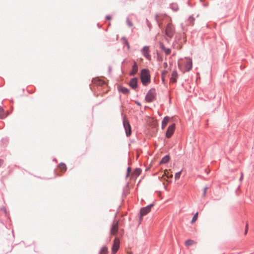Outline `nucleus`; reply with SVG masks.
I'll return each mask as SVG.
<instances>
[{
	"label": "nucleus",
	"instance_id": "25",
	"mask_svg": "<svg viewBox=\"0 0 254 254\" xmlns=\"http://www.w3.org/2000/svg\"><path fill=\"white\" fill-rule=\"evenodd\" d=\"M141 173V170L139 169H137L134 171V173L137 175L138 176L140 175Z\"/></svg>",
	"mask_w": 254,
	"mask_h": 254
},
{
	"label": "nucleus",
	"instance_id": "30",
	"mask_svg": "<svg viewBox=\"0 0 254 254\" xmlns=\"http://www.w3.org/2000/svg\"><path fill=\"white\" fill-rule=\"evenodd\" d=\"M125 43L127 46V48L128 50L129 49V43L127 42V40L125 41Z\"/></svg>",
	"mask_w": 254,
	"mask_h": 254
},
{
	"label": "nucleus",
	"instance_id": "4",
	"mask_svg": "<svg viewBox=\"0 0 254 254\" xmlns=\"http://www.w3.org/2000/svg\"><path fill=\"white\" fill-rule=\"evenodd\" d=\"M120 240L118 238H115L112 248V254H115L120 248Z\"/></svg>",
	"mask_w": 254,
	"mask_h": 254
},
{
	"label": "nucleus",
	"instance_id": "22",
	"mask_svg": "<svg viewBox=\"0 0 254 254\" xmlns=\"http://www.w3.org/2000/svg\"><path fill=\"white\" fill-rule=\"evenodd\" d=\"M198 212H196L194 215L193 216L192 219V220H191V223H193L195 222V221L197 220V217H198Z\"/></svg>",
	"mask_w": 254,
	"mask_h": 254
},
{
	"label": "nucleus",
	"instance_id": "12",
	"mask_svg": "<svg viewBox=\"0 0 254 254\" xmlns=\"http://www.w3.org/2000/svg\"><path fill=\"white\" fill-rule=\"evenodd\" d=\"M178 78V73L176 71H173L171 77L170 78V82L171 83H175L177 81V79Z\"/></svg>",
	"mask_w": 254,
	"mask_h": 254
},
{
	"label": "nucleus",
	"instance_id": "38",
	"mask_svg": "<svg viewBox=\"0 0 254 254\" xmlns=\"http://www.w3.org/2000/svg\"><path fill=\"white\" fill-rule=\"evenodd\" d=\"M107 18H108V19H110V17L109 16H107Z\"/></svg>",
	"mask_w": 254,
	"mask_h": 254
},
{
	"label": "nucleus",
	"instance_id": "36",
	"mask_svg": "<svg viewBox=\"0 0 254 254\" xmlns=\"http://www.w3.org/2000/svg\"><path fill=\"white\" fill-rule=\"evenodd\" d=\"M156 20L157 21H158L159 19H158V16H156Z\"/></svg>",
	"mask_w": 254,
	"mask_h": 254
},
{
	"label": "nucleus",
	"instance_id": "33",
	"mask_svg": "<svg viewBox=\"0 0 254 254\" xmlns=\"http://www.w3.org/2000/svg\"><path fill=\"white\" fill-rule=\"evenodd\" d=\"M168 66V64H167V63H163V66L164 68H166Z\"/></svg>",
	"mask_w": 254,
	"mask_h": 254
},
{
	"label": "nucleus",
	"instance_id": "32",
	"mask_svg": "<svg viewBox=\"0 0 254 254\" xmlns=\"http://www.w3.org/2000/svg\"><path fill=\"white\" fill-rule=\"evenodd\" d=\"M130 171H131V169H130V168L128 167V168H127V176H128V174H129V172H130Z\"/></svg>",
	"mask_w": 254,
	"mask_h": 254
},
{
	"label": "nucleus",
	"instance_id": "24",
	"mask_svg": "<svg viewBox=\"0 0 254 254\" xmlns=\"http://www.w3.org/2000/svg\"><path fill=\"white\" fill-rule=\"evenodd\" d=\"M3 117V110L2 108L0 107V118H2Z\"/></svg>",
	"mask_w": 254,
	"mask_h": 254
},
{
	"label": "nucleus",
	"instance_id": "23",
	"mask_svg": "<svg viewBox=\"0 0 254 254\" xmlns=\"http://www.w3.org/2000/svg\"><path fill=\"white\" fill-rule=\"evenodd\" d=\"M181 172H182L180 171V172H179L176 173L175 176V178L176 180H178V179H180V176L181 174Z\"/></svg>",
	"mask_w": 254,
	"mask_h": 254
},
{
	"label": "nucleus",
	"instance_id": "6",
	"mask_svg": "<svg viewBox=\"0 0 254 254\" xmlns=\"http://www.w3.org/2000/svg\"><path fill=\"white\" fill-rule=\"evenodd\" d=\"M175 129V124L170 126L167 130L166 136L167 138H170L174 133Z\"/></svg>",
	"mask_w": 254,
	"mask_h": 254
},
{
	"label": "nucleus",
	"instance_id": "31",
	"mask_svg": "<svg viewBox=\"0 0 254 254\" xmlns=\"http://www.w3.org/2000/svg\"><path fill=\"white\" fill-rule=\"evenodd\" d=\"M243 173H241V177H240V181H243Z\"/></svg>",
	"mask_w": 254,
	"mask_h": 254
},
{
	"label": "nucleus",
	"instance_id": "18",
	"mask_svg": "<svg viewBox=\"0 0 254 254\" xmlns=\"http://www.w3.org/2000/svg\"><path fill=\"white\" fill-rule=\"evenodd\" d=\"M161 48L164 51L167 55H169L171 53V49L169 48H166L164 45H160Z\"/></svg>",
	"mask_w": 254,
	"mask_h": 254
},
{
	"label": "nucleus",
	"instance_id": "16",
	"mask_svg": "<svg viewBox=\"0 0 254 254\" xmlns=\"http://www.w3.org/2000/svg\"><path fill=\"white\" fill-rule=\"evenodd\" d=\"M137 70H138V67H137L136 63L135 62L132 66V69L131 72L130 73V74L131 75L135 74L137 72Z\"/></svg>",
	"mask_w": 254,
	"mask_h": 254
},
{
	"label": "nucleus",
	"instance_id": "21",
	"mask_svg": "<svg viewBox=\"0 0 254 254\" xmlns=\"http://www.w3.org/2000/svg\"><path fill=\"white\" fill-rule=\"evenodd\" d=\"M195 243L196 242L192 240H188L185 242V244L187 246L192 245Z\"/></svg>",
	"mask_w": 254,
	"mask_h": 254
},
{
	"label": "nucleus",
	"instance_id": "15",
	"mask_svg": "<svg viewBox=\"0 0 254 254\" xmlns=\"http://www.w3.org/2000/svg\"><path fill=\"white\" fill-rule=\"evenodd\" d=\"M169 171L170 170H165L164 172L162 178L166 177L167 178H172L173 177L172 173H170Z\"/></svg>",
	"mask_w": 254,
	"mask_h": 254
},
{
	"label": "nucleus",
	"instance_id": "14",
	"mask_svg": "<svg viewBox=\"0 0 254 254\" xmlns=\"http://www.w3.org/2000/svg\"><path fill=\"white\" fill-rule=\"evenodd\" d=\"M118 90L124 94H128L129 93V91L127 88L122 86L118 87Z\"/></svg>",
	"mask_w": 254,
	"mask_h": 254
},
{
	"label": "nucleus",
	"instance_id": "39",
	"mask_svg": "<svg viewBox=\"0 0 254 254\" xmlns=\"http://www.w3.org/2000/svg\"><path fill=\"white\" fill-rule=\"evenodd\" d=\"M137 104L138 105H140V104H139V103H138V102H137Z\"/></svg>",
	"mask_w": 254,
	"mask_h": 254
},
{
	"label": "nucleus",
	"instance_id": "1",
	"mask_svg": "<svg viewBox=\"0 0 254 254\" xmlns=\"http://www.w3.org/2000/svg\"><path fill=\"white\" fill-rule=\"evenodd\" d=\"M141 80L144 85H146L150 82V74L147 69H142L141 72Z\"/></svg>",
	"mask_w": 254,
	"mask_h": 254
},
{
	"label": "nucleus",
	"instance_id": "17",
	"mask_svg": "<svg viewBox=\"0 0 254 254\" xmlns=\"http://www.w3.org/2000/svg\"><path fill=\"white\" fill-rule=\"evenodd\" d=\"M169 121V118L167 117L164 118L162 122V128L164 129L167 126L168 123Z\"/></svg>",
	"mask_w": 254,
	"mask_h": 254
},
{
	"label": "nucleus",
	"instance_id": "26",
	"mask_svg": "<svg viewBox=\"0 0 254 254\" xmlns=\"http://www.w3.org/2000/svg\"><path fill=\"white\" fill-rule=\"evenodd\" d=\"M248 224H247L246 225V228H245V235H246L248 233Z\"/></svg>",
	"mask_w": 254,
	"mask_h": 254
},
{
	"label": "nucleus",
	"instance_id": "10",
	"mask_svg": "<svg viewBox=\"0 0 254 254\" xmlns=\"http://www.w3.org/2000/svg\"><path fill=\"white\" fill-rule=\"evenodd\" d=\"M118 231V222H114L111 229V234L115 235Z\"/></svg>",
	"mask_w": 254,
	"mask_h": 254
},
{
	"label": "nucleus",
	"instance_id": "34",
	"mask_svg": "<svg viewBox=\"0 0 254 254\" xmlns=\"http://www.w3.org/2000/svg\"><path fill=\"white\" fill-rule=\"evenodd\" d=\"M3 161L2 160H1L0 159V167L2 165V164H3Z\"/></svg>",
	"mask_w": 254,
	"mask_h": 254
},
{
	"label": "nucleus",
	"instance_id": "20",
	"mask_svg": "<svg viewBox=\"0 0 254 254\" xmlns=\"http://www.w3.org/2000/svg\"><path fill=\"white\" fill-rule=\"evenodd\" d=\"M108 248L106 246H104L102 247L100 251V254H108Z\"/></svg>",
	"mask_w": 254,
	"mask_h": 254
},
{
	"label": "nucleus",
	"instance_id": "28",
	"mask_svg": "<svg viewBox=\"0 0 254 254\" xmlns=\"http://www.w3.org/2000/svg\"><path fill=\"white\" fill-rule=\"evenodd\" d=\"M167 73V70H164L162 71V76L163 77V76H165L166 75Z\"/></svg>",
	"mask_w": 254,
	"mask_h": 254
},
{
	"label": "nucleus",
	"instance_id": "11",
	"mask_svg": "<svg viewBox=\"0 0 254 254\" xmlns=\"http://www.w3.org/2000/svg\"><path fill=\"white\" fill-rule=\"evenodd\" d=\"M185 62L186 70L189 71L190 70V69L192 67V60L190 59L187 58L186 59Z\"/></svg>",
	"mask_w": 254,
	"mask_h": 254
},
{
	"label": "nucleus",
	"instance_id": "5",
	"mask_svg": "<svg viewBox=\"0 0 254 254\" xmlns=\"http://www.w3.org/2000/svg\"><path fill=\"white\" fill-rule=\"evenodd\" d=\"M174 27L171 23H169L166 28V34L169 37H172L174 33Z\"/></svg>",
	"mask_w": 254,
	"mask_h": 254
},
{
	"label": "nucleus",
	"instance_id": "27",
	"mask_svg": "<svg viewBox=\"0 0 254 254\" xmlns=\"http://www.w3.org/2000/svg\"><path fill=\"white\" fill-rule=\"evenodd\" d=\"M207 188H206V187L204 188V190H203V196H205L206 191H207Z\"/></svg>",
	"mask_w": 254,
	"mask_h": 254
},
{
	"label": "nucleus",
	"instance_id": "13",
	"mask_svg": "<svg viewBox=\"0 0 254 254\" xmlns=\"http://www.w3.org/2000/svg\"><path fill=\"white\" fill-rule=\"evenodd\" d=\"M130 86L133 89H135L137 86V79L136 78H132L129 82Z\"/></svg>",
	"mask_w": 254,
	"mask_h": 254
},
{
	"label": "nucleus",
	"instance_id": "19",
	"mask_svg": "<svg viewBox=\"0 0 254 254\" xmlns=\"http://www.w3.org/2000/svg\"><path fill=\"white\" fill-rule=\"evenodd\" d=\"M170 160V157L168 155L164 156L160 162V164H165L168 162Z\"/></svg>",
	"mask_w": 254,
	"mask_h": 254
},
{
	"label": "nucleus",
	"instance_id": "7",
	"mask_svg": "<svg viewBox=\"0 0 254 254\" xmlns=\"http://www.w3.org/2000/svg\"><path fill=\"white\" fill-rule=\"evenodd\" d=\"M153 206V204H150L146 207L141 208L140 210L141 217L148 214L150 211L151 208Z\"/></svg>",
	"mask_w": 254,
	"mask_h": 254
},
{
	"label": "nucleus",
	"instance_id": "3",
	"mask_svg": "<svg viewBox=\"0 0 254 254\" xmlns=\"http://www.w3.org/2000/svg\"><path fill=\"white\" fill-rule=\"evenodd\" d=\"M123 125L126 130L127 135L129 136L131 132V127L126 117L124 118Z\"/></svg>",
	"mask_w": 254,
	"mask_h": 254
},
{
	"label": "nucleus",
	"instance_id": "2",
	"mask_svg": "<svg viewBox=\"0 0 254 254\" xmlns=\"http://www.w3.org/2000/svg\"><path fill=\"white\" fill-rule=\"evenodd\" d=\"M156 91L154 89H150L147 93L145 99L148 102H152L156 97Z\"/></svg>",
	"mask_w": 254,
	"mask_h": 254
},
{
	"label": "nucleus",
	"instance_id": "8",
	"mask_svg": "<svg viewBox=\"0 0 254 254\" xmlns=\"http://www.w3.org/2000/svg\"><path fill=\"white\" fill-rule=\"evenodd\" d=\"M149 48L148 46H145L143 48L142 50V53L148 60L151 59V56L149 54Z\"/></svg>",
	"mask_w": 254,
	"mask_h": 254
},
{
	"label": "nucleus",
	"instance_id": "35",
	"mask_svg": "<svg viewBox=\"0 0 254 254\" xmlns=\"http://www.w3.org/2000/svg\"><path fill=\"white\" fill-rule=\"evenodd\" d=\"M162 80L164 81V79H165V76H163H163H162Z\"/></svg>",
	"mask_w": 254,
	"mask_h": 254
},
{
	"label": "nucleus",
	"instance_id": "37",
	"mask_svg": "<svg viewBox=\"0 0 254 254\" xmlns=\"http://www.w3.org/2000/svg\"><path fill=\"white\" fill-rule=\"evenodd\" d=\"M128 254H132L131 252H128Z\"/></svg>",
	"mask_w": 254,
	"mask_h": 254
},
{
	"label": "nucleus",
	"instance_id": "29",
	"mask_svg": "<svg viewBox=\"0 0 254 254\" xmlns=\"http://www.w3.org/2000/svg\"><path fill=\"white\" fill-rule=\"evenodd\" d=\"M59 168L62 170L64 169V164L61 163L59 166Z\"/></svg>",
	"mask_w": 254,
	"mask_h": 254
},
{
	"label": "nucleus",
	"instance_id": "9",
	"mask_svg": "<svg viewBox=\"0 0 254 254\" xmlns=\"http://www.w3.org/2000/svg\"><path fill=\"white\" fill-rule=\"evenodd\" d=\"M92 82L96 86H103L106 84V83L104 81L98 78H93L92 80Z\"/></svg>",
	"mask_w": 254,
	"mask_h": 254
}]
</instances>
